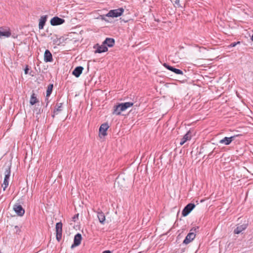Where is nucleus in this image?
<instances>
[{
    "label": "nucleus",
    "instance_id": "393cba45",
    "mask_svg": "<svg viewBox=\"0 0 253 253\" xmlns=\"http://www.w3.org/2000/svg\"><path fill=\"white\" fill-rule=\"evenodd\" d=\"M42 109L41 108H37L35 109L34 111L36 112V117L38 118V119H39L38 116L42 112Z\"/></svg>",
    "mask_w": 253,
    "mask_h": 253
},
{
    "label": "nucleus",
    "instance_id": "4468645a",
    "mask_svg": "<svg viewBox=\"0 0 253 253\" xmlns=\"http://www.w3.org/2000/svg\"><path fill=\"white\" fill-rule=\"evenodd\" d=\"M44 61L45 62H51L53 61L52 55L50 51L46 49L44 53Z\"/></svg>",
    "mask_w": 253,
    "mask_h": 253
},
{
    "label": "nucleus",
    "instance_id": "1a4fd4ad",
    "mask_svg": "<svg viewBox=\"0 0 253 253\" xmlns=\"http://www.w3.org/2000/svg\"><path fill=\"white\" fill-rule=\"evenodd\" d=\"M82 237L81 234H77L74 239V243L71 246V248L73 249L76 247L79 246L81 244Z\"/></svg>",
    "mask_w": 253,
    "mask_h": 253
},
{
    "label": "nucleus",
    "instance_id": "6ab92c4d",
    "mask_svg": "<svg viewBox=\"0 0 253 253\" xmlns=\"http://www.w3.org/2000/svg\"><path fill=\"white\" fill-rule=\"evenodd\" d=\"M83 70L84 68L82 66H78L73 70L72 74L76 77L78 78L82 73Z\"/></svg>",
    "mask_w": 253,
    "mask_h": 253
},
{
    "label": "nucleus",
    "instance_id": "f8f14e48",
    "mask_svg": "<svg viewBox=\"0 0 253 253\" xmlns=\"http://www.w3.org/2000/svg\"><path fill=\"white\" fill-rule=\"evenodd\" d=\"M247 223H244L242 225H238L234 230V233L235 234H239L243 231L245 230L248 227Z\"/></svg>",
    "mask_w": 253,
    "mask_h": 253
},
{
    "label": "nucleus",
    "instance_id": "cd10ccee",
    "mask_svg": "<svg viewBox=\"0 0 253 253\" xmlns=\"http://www.w3.org/2000/svg\"><path fill=\"white\" fill-rule=\"evenodd\" d=\"M29 68H28V65H27V66H26V68H25V70H24V71H25V74H28V71H29Z\"/></svg>",
    "mask_w": 253,
    "mask_h": 253
},
{
    "label": "nucleus",
    "instance_id": "dca6fc26",
    "mask_svg": "<svg viewBox=\"0 0 253 253\" xmlns=\"http://www.w3.org/2000/svg\"><path fill=\"white\" fill-rule=\"evenodd\" d=\"M191 138V133L190 131H188L181 139L180 145H183L187 140H190Z\"/></svg>",
    "mask_w": 253,
    "mask_h": 253
},
{
    "label": "nucleus",
    "instance_id": "c756f323",
    "mask_svg": "<svg viewBox=\"0 0 253 253\" xmlns=\"http://www.w3.org/2000/svg\"><path fill=\"white\" fill-rule=\"evenodd\" d=\"M78 216H79V214H77L75 215L74 216V217H73V220H74V221H75V219H76V218H78Z\"/></svg>",
    "mask_w": 253,
    "mask_h": 253
},
{
    "label": "nucleus",
    "instance_id": "7c9ffc66",
    "mask_svg": "<svg viewBox=\"0 0 253 253\" xmlns=\"http://www.w3.org/2000/svg\"><path fill=\"white\" fill-rule=\"evenodd\" d=\"M102 253H111V252L110 251H105Z\"/></svg>",
    "mask_w": 253,
    "mask_h": 253
},
{
    "label": "nucleus",
    "instance_id": "f704fd0d",
    "mask_svg": "<svg viewBox=\"0 0 253 253\" xmlns=\"http://www.w3.org/2000/svg\"><path fill=\"white\" fill-rule=\"evenodd\" d=\"M251 39H252V40L253 41V36H252V38H251Z\"/></svg>",
    "mask_w": 253,
    "mask_h": 253
},
{
    "label": "nucleus",
    "instance_id": "6e6552de",
    "mask_svg": "<svg viewBox=\"0 0 253 253\" xmlns=\"http://www.w3.org/2000/svg\"><path fill=\"white\" fill-rule=\"evenodd\" d=\"M13 210L19 216H23L25 213V210L18 204L14 205Z\"/></svg>",
    "mask_w": 253,
    "mask_h": 253
},
{
    "label": "nucleus",
    "instance_id": "39448f33",
    "mask_svg": "<svg viewBox=\"0 0 253 253\" xmlns=\"http://www.w3.org/2000/svg\"><path fill=\"white\" fill-rule=\"evenodd\" d=\"M55 229L56 232V239L58 242H59L62 238V223L61 222L56 223Z\"/></svg>",
    "mask_w": 253,
    "mask_h": 253
},
{
    "label": "nucleus",
    "instance_id": "473e14b6",
    "mask_svg": "<svg viewBox=\"0 0 253 253\" xmlns=\"http://www.w3.org/2000/svg\"><path fill=\"white\" fill-rule=\"evenodd\" d=\"M12 37L13 38H17V36H15V35H13V36H12Z\"/></svg>",
    "mask_w": 253,
    "mask_h": 253
},
{
    "label": "nucleus",
    "instance_id": "aec40b11",
    "mask_svg": "<svg viewBox=\"0 0 253 253\" xmlns=\"http://www.w3.org/2000/svg\"><path fill=\"white\" fill-rule=\"evenodd\" d=\"M97 217L99 222L102 224H104L106 218L104 213L102 211H100L97 212Z\"/></svg>",
    "mask_w": 253,
    "mask_h": 253
},
{
    "label": "nucleus",
    "instance_id": "423d86ee",
    "mask_svg": "<svg viewBox=\"0 0 253 253\" xmlns=\"http://www.w3.org/2000/svg\"><path fill=\"white\" fill-rule=\"evenodd\" d=\"M195 207V205L193 203L187 204L183 209L182 214L183 216H187Z\"/></svg>",
    "mask_w": 253,
    "mask_h": 253
},
{
    "label": "nucleus",
    "instance_id": "a878e982",
    "mask_svg": "<svg viewBox=\"0 0 253 253\" xmlns=\"http://www.w3.org/2000/svg\"><path fill=\"white\" fill-rule=\"evenodd\" d=\"M240 42H232V43H231L230 44V46H231V47H234V46H235L237 44H240Z\"/></svg>",
    "mask_w": 253,
    "mask_h": 253
},
{
    "label": "nucleus",
    "instance_id": "20e7f679",
    "mask_svg": "<svg viewBox=\"0 0 253 253\" xmlns=\"http://www.w3.org/2000/svg\"><path fill=\"white\" fill-rule=\"evenodd\" d=\"M124 11V9L123 7H121L118 9L110 10L106 16L111 17H118L122 15Z\"/></svg>",
    "mask_w": 253,
    "mask_h": 253
},
{
    "label": "nucleus",
    "instance_id": "c85d7f7f",
    "mask_svg": "<svg viewBox=\"0 0 253 253\" xmlns=\"http://www.w3.org/2000/svg\"><path fill=\"white\" fill-rule=\"evenodd\" d=\"M48 97H46V98H45V101L46 102V107H47V106L48 105L49 101V99H48Z\"/></svg>",
    "mask_w": 253,
    "mask_h": 253
},
{
    "label": "nucleus",
    "instance_id": "72a5a7b5",
    "mask_svg": "<svg viewBox=\"0 0 253 253\" xmlns=\"http://www.w3.org/2000/svg\"><path fill=\"white\" fill-rule=\"evenodd\" d=\"M12 37L13 38H17V36H15V35H13V36H12Z\"/></svg>",
    "mask_w": 253,
    "mask_h": 253
},
{
    "label": "nucleus",
    "instance_id": "f257e3e1",
    "mask_svg": "<svg viewBox=\"0 0 253 253\" xmlns=\"http://www.w3.org/2000/svg\"><path fill=\"white\" fill-rule=\"evenodd\" d=\"M133 105V103L130 102L119 103L114 106L113 114L120 115L122 112L126 110L127 108L132 106Z\"/></svg>",
    "mask_w": 253,
    "mask_h": 253
},
{
    "label": "nucleus",
    "instance_id": "2eb2a0df",
    "mask_svg": "<svg viewBox=\"0 0 253 253\" xmlns=\"http://www.w3.org/2000/svg\"><path fill=\"white\" fill-rule=\"evenodd\" d=\"M109 127V126L107 123H104L101 125L99 127V132L103 136H106L107 135L106 131Z\"/></svg>",
    "mask_w": 253,
    "mask_h": 253
},
{
    "label": "nucleus",
    "instance_id": "b1692460",
    "mask_svg": "<svg viewBox=\"0 0 253 253\" xmlns=\"http://www.w3.org/2000/svg\"><path fill=\"white\" fill-rule=\"evenodd\" d=\"M53 87V84H49L48 85L47 90H46V97H49L50 95V94H51L52 91Z\"/></svg>",
    "mask_w": 253,
    "mask_h": 253
},
{
    "label": "nucleus",
    "instance_id": "ddd939ff",
    "mask_svg": "<svg viewBox=\"0 0 253 253\" xmlns=\"http://www.w3.org/2000/svg\"><path fill=\"white\" fill-rule=\"evenodd\" d=\"M235 136H232L231 137H225L223 139L219 140V143L224 144V145H229L233 140H234Z\"/></svg>",
    "mask_w": 253,
    "mask_h": 253
},
{
    "label": "nucleus",
    "instance_id": "0eeeda50",
    "mask_svg": "<svg viewBox=\"0 0 253 253\" xmlns=\"http://www.w3.org/2000/svg\"><path fill=\"white\" fill-rule=\"evenodd\" d=\"M65 21L64 19L55 16L50 20V24L52 26H57L63 24Z\"/></svg>",
    "mask_w": 253,
    "mask_h": 253
},
{
    "label": "nucleus",
    "instance_id": "f3484780",
    "mask_svg": "<svg viewBox=\"0 0 253 253\" xmlns=\"http://www.w3.org/2000/svg\"><path fill=\"white\" fill-rule=\"evenodd\" d=\"M47 16L43 15L41 17L39 20V28L40 30L43 29L45 22L47 20Z\"/></svg>",
    "mask_w": 253,
    "mask_h": 253
},
{
    "label": "nucleus",
    "instance_id": "bb28decb",
    "mask_svg": "<svg viewBox=\"0 0 253 253\" xmlns=\"http://www.w3.org/2000/svg\"><path fill=\"white\" fill-rule=\"evenodd\" d=\"M174 2L177 5V6L181 7V5L180 4V0H175Z\"/></svg>",
    "mask_w": 253,
    "mask_h": 253
},
{
    "label": "nucleus",
    "instance_id": "4be33fe9",
    "mask_svg": "<svg viewBox=\"0 0 253 253\" xmlns=\"http://www.w3.org/2000/svg\"><path fill=\"white\" fill-rule=\"evenodd\" d=\"M38 102H39V100L37 98L36 94L34 92H33V93L31 96V98H30V104L31 105H34V104H35L36 103H37Z\"/></svg>",
    "mask_w": 253,
    "mask_h": 253
},
{
    "label": "nucleus",
    "instance_id": "5701e85b",
    "mask_svg": "<svg viewBox=\"0 0 253 253\" xmlns=\"http://www.w3.org/2000/svg\"><path fill=\"white\" fill-rule=\"evenodd\" d=\"M11 34L9 30V29L8 31H0V38L1 37H9L11 36Z\"/></svg>",
    "mask_w": 253,
    "mask_h": 253
},
{
    "label": "nucleus",
    "instance_id": "f03ea898",
    "mask_svg": "<svg viewBox=\"0 0 253 253\" xmlns=\"http://www.w3.org/2000/svg\"><path fill=\"white\" fill-rule=\"evenodd\" d=\"M199 229V227L197 226L195 227H193L190 230V232L187 234L186 236L185 239L184 240L183 243L187 245L190 243L191 241H192L196 237V232L197 230Z\"/></svg>",
    "mask_w": 253,
    "mask_h": 253
},
{
    "label": "nucleus",
    "instance_id": "9b49d317",
    "mask_svg": "<svg viewBox=\"0 0 253 253\" xmlns=\"http://www.w3.org/2000/svg\"><path fill=\"white\" fill-rule=\"evenodd\" d=\"M163 66L165 67H166L167 69L174 72L176 74H177V75H182L183 74L182 71H181L180 69L175 68L172 66H169L168 64H167V63H164L163 64Z\"/></svg>",
    "mask_w": 253,
    "mask_h": 253
},
{
    "label": "nucleus",
    "instance_id": "2f4dec72",
    "mask_svg": "<svg viewBox=\"0 0 253 253\" xmlns=\"http://www.w3.org/2000/svg\"><path fill=\"white\" fill-rule=\"evenodd\" d=\"M212 152L213 151H212L211 152L209 155H208V157L211 158V155H212Z\"/></svg>",
    "mask_w": 253,
    "mask_h": 253
},
{
    "label": "nucleus",
    "instance_id": "9d476101",
    "mask_svg": "<svg viewBox=\"0 0 253 253\" xmlns=\"http://www.w3.org/2000/svg\"><path fill=\"white\" fill-rule=\"evenodd\" d=\"M96 46H97V48L95 51V53H101L108 51L107 47L103 43L100 45L98 44H96L94 46V48H95Z\"/></svg>",
    "mask_w": 253,
    "mask_h": 253
},
{
    "label": "nucleus",
    "instance_id": "7ed1b4c3",
    "mask_svg": "<svg viewBox=\"0 0 253 253\" xmlns=\"http://www.w3.org/2000/svg\"><path fill=\"white\" fill-rule=\"evenodd\" d=\"M10 166H7L5 168V171H4V178L3 180V184H2L1 186L3 187V189L4 191L5 189L7 188V187L8 185V180L10 177Z\"/></svg>",
    "mask_w": 253,
    "mask_h": 253
},
{
    "label": "nucleus",
    "instance_id": "412c9836",
    "mask_svg": "<svg viewBox=\"0 0 253 253\" xmlns=\"http://www.w3.org/2000/svg\"><path fill=\"white\" fill-rule=\"evenodd\" d=\"M62 103H57L55 109H54L53 114L52 115V117L54 118L55 117V115L57 114V112L61 111L62 110Z\"/></svg>",
    "mask_w": 253,
    "mask_h": 253
},
{
    "label": "nucleus",
    "instance_id": "a211bd4d",
    "mask_svg": "<svg viewBox=\"0 0 253 253\" xmlns=\"http://www.w3.org/2000/svg\"><path fill=\"white\" fill-rule=\"evenodd\" d=\"M102 43L106 46L111 47L115 44V40L113 38H107Z\"/></svg>",
    "mask_w": 253,
    "mask_h": 253
}]
</instances>
